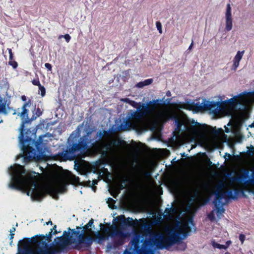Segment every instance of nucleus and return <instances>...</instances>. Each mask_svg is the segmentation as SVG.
<instances>
[{
    "label": "nucleus",
    "mask_w": 254,
    "mask_h": 254,
    "mask_svg": "<svg viewBox=\"0 0 254 254\" xmlns=\"http://www.w3.org/2000/svg\"><path fill=\"white\" fill-rule=\"evenodd\" d=\"M245 51H238L237 54L235 56L233 59V64L232 65V69L234 71L236 70L237 67L239 65V63L243 58Z\"/></svg>",
    "instance_id": "5701e85b"
},
{
    "label": "nucleus",
    "mask_w": 254,
    "mask_h": 254,
    "mask_svg": "<svg viewBox=\"0 0 254 254\" xmlns=\"http://www.w3.org/2000/svg\"><path fill=\"white\" fill-rule=\"evenodd\" d=\"M207 202L209 201L210 199V195H209V189H210V181H209V173L208 170V166H210L211 162L210 160L208 159L207 157Z\"/></svg>",
    "instance_id": "bb28decb"
},
{
    "label": "nucleus",
    "mask_w": 254,
    "mask_h": 254,
    "mask_svg": "<svg viewBox=\"0 0 254 254\" xmlns=\"http://www.w3.org/2000/svg\"><path fill=\"white\" fill-rule=\"evenodd\" d=\"M198 194V191L196 190L195 193L194 194H192L190 196L189 199V201L190 202V204H191L193 202H194L196 199Z\"/></svg>",
    "instance_id": "2f4dec72"
},
{
    "label": "nucleus",
    "mask_w": 254,
    "mask_h": 254,
    "mask_svg": "<svg viewBox=\"0 0 254 254\" xmlns=\"http://www.w3.org/2000/svg\"><path fill=\"white\" fill-rule=\"evenodd\" d=\"M166 95L168 96H171V92L170 91H168L167 93H166Z\"/></svg>",
    "instance_id": "69168bd1"
},
{
    "label": "nucleus",
    "mask_w": 254,
    "mask_h": 254,
    "mask_svg": "<svg viewBox=\"0 0 254 254\" xmlns=\"http://www.w3.org/2000/svg\"><path fill=\"white\" fill-rule=\"evenodd\" d=\"M185 128L188 131L195 135L202 133L203 146L206 149V124H204L202 127L201 124L192 120L189 125H185Z\"/></svg>",
    "instance_id": "f8f14e48"
},
{
    "label": "nucleus",
    "mask_w": 254,
    "mask_h": 254,
    "mask_svg": "<svg viewBox=\"0 0 254 254\" xmlns=\"http://www.w3.org/2000/svg\"><path fill=\"white\" fill-rule=\"evenodd\" d=\"M231 157V155L228 153H225V155L224 156V157L225 158V160H227L229 158H230Z\"/></svg>",
    "instance_id": "603ef678"
},
{
    "label": "nucleus",
    "mask_w": 254,
    "mask_h": 254,
    "mask_svg": "<svg viewBox=\"0 0 254 254\" xmlns=\"http://www.w3.org/2000/svg\"><path fill=\"white\" fill-rule=\"evenodd\" d=\"M162 116L167 120L170 119L174 120L176 126V129L178 131L181 130V127L184 125V123L179 119L176 115L174 114L164 113L162 114Z\"/></svg>",
    "instance_id": "a211bd4d"
},
{
    "label": "nucleus",
    "mask_w": 254,
    "mask_h": 254,
    "mask_svg": "<svg viewBox=\"0 0 254 254\" xmlns=\"http://www.w3.org/2000/svg\"><path fill=\"white\" fill-rule=\"evenodd\" d=\"M153 81L152 78L145 79L143 81L137 83L136 86L138 88H142L145 86L151 84L153 82Z\"/></svg>",
    "instance_id": "c85d7f7f"
},
{
    "label": "nucleus",
    "mask_w": 254,
    "mask_h": 254,
    "mask_svg": "<svg viewBox=\"0 0 254 254\" xmlns=\"http://www.w3.org/2000/svg\"><path fill=\"white\" fill-rule=\"evenodd\" d=\"M171 99L167 98V99H165L164 98V100H163L162 105L163 106L170 105L171 104Z\"/></svg>",
    "instance_id": "58836bf2"
},
{
    "label": "nucleus",
    "mask_w": 254,
    "mask_h": 254,
    "mask_svg": "<svg viewBox=\"0 0 254 254\" xmlns=\"http://www.w3.org/2000/svg\"><path fill=\"white\" fill-rule=\"evenodd\" d=\"M203 181L202 184L203 191V204H206V160L203 161Z\"/></svg>",
    "instance_id": "412c9836"
},
{
    "label": "nucleus",
    "mask_w": 254,
    "mask_h": 254,
    "mask_svg": "<svg viewBox=\"0 0 254 254\" xmlns=\"http://www.w3.org/2000/svg\"><path fill=\"white\" fill-rule=\"evenodd\" d=\"M115 202V201L111 197H109L108 199L107 203L108 204V206L111 208H113V206L112 204H113Z\"/></svg>",
    "instance_id": "f704fd0d"
},
{
    "label": "nucleus",
    "mask_w": 254,
    "mask_h": 254,
    "mask_svg": "<svg viewBox=\"0 0 254 254\" xmlns=\"http://www.w3.org/2000/svg\"><path fill=\"white\" fill-rule=\"evenodd\" d=\"M167 210L171 211V214L172 215L176 212V208L174 207L167 208Z\"/></svg>",
    "instance_id": "de8ad7c7"
},
{
    "label": "nucleus",
    "mask_w": 254,
    "mask_h": 254,
    "mask_svg": "<svg viewBox=\"0 0 254 254\" xmlns=\"http://www.w3.org/2000/svg\"><path fill=\"white\" fill-rule=\"evenodd\" d=\"M156 28L157 30L159 31V33L162 34V24L159 21H157L156 23Z\"/></svg>",
    "instance_id": "4c0bfd02"
},
{
    "label": "nucleus",
    "mask_w": 254,
    "mask_h": 254,
    "mask_svg": "<svg viewBox=\"0 0 254 254\" xmlns=\"http://www.w3.org/2000/svg\"><path fill=\"white\" fill-rule=\"evenodd\" d=\"M207 151H209V150L210 148V145H209V142L210 141V137L209 136V135L211 134L214 136H217L219 133V131L216 129V128L213 127H212L207 125Z\"/></svg>",
    "instance_id": "4be33fe9"
},
{
    "label": "nucleus",
    "mask_w": 254,
    "mask_h": 254,
    "mask_svg": "<svg viewBox=\"0 0 254 254\" xmlns=\"http://www.w3.org/2000/svg\"><path fill=\"white\" fill-rule=\"evenodd\" d=\"M125 143V141L122 140L121 138L118 137L117 139H113L111 140L109 144L110 145V148L112 146H119L122 145V144Z\"/></svg>",
    "instance_id": "cd10ccee"
},
{
    "label": "nucleus",
    "mask_w": 254,
    "mask_h": 254,
    "mask_svg": "<svg viewBox=\"0 0 254 254\" xmlns=\"http://www.w3.org/2000/svg\"><path fill=\"white\" fill-rule=\"evenodd\" d=\"M125 101L128 103L133 107L136 108L137 110L134 112H130L127 114V120L125 123V124H121L120 129L121 130H127L129 128L131 125L130 121L132 120H140L145 117L147 116V114L143 113V104L137 103L133 100H130L128 98H126Z\"/></svg>",
    "instance_id": "9d476101"
},
{
    "label": "nucleus",
    "mask_w": 254,
    "mask_h": 254,
    "mask_svg": "<svg viewBox=\"0 0 254 254\" xmlns=\"http://www.w3.org/2000/svg\"><path fill=\"white\" fill-rule=\"evenodd\" d=\"M133 247V250L137 254H153V251L151 247L156 248L155 234L151 235L149 239H144L139 234H135L129 243Z\"/></svg>",
    "instance_id": "0eeeda50"
},
{
    "label": "nucleus",
    "mask_w": 254,
    "mask_h": 254,
    "mask_svg": "<svg viewBox=\"0 0 254 254\" xmlns=\"http://www.w3.org/2000/svg\"><path fill=\"white\" fill-rule=\"evenodd\" d=\"M59 233V232H58L57 230H56V228L55 229H54L53 230V235H56L57 234H58Z\"/></svg>",
    "instance_id": "4d7b16f0"
},
{
    "label": "nucleus",
    "mask_w": 254,
    "mask_h": 254,
    "mask_svg": "<svg viewBox=\"0 0 254 254\" xmlns=\"http://www.w3.org/2000/svg\"><path fill=\"white\" fill-rule=\"evenodd\" d=\"M11 110H13V109L9 106V104L7 105V107H6V103H2V101L0 100V113L7 115Z\"/></svg>",
    "instance_id": "393cba45"
},
{
    "label": "nucleus",
    "mask_w": 254,
    "mask_h": 254,
    "mask_svg": "<svg viewBox=\"0 0 254 254\" xmlns=\"http://www.w3.org/2000/svg\"><path fill=\"white\" fill-rule=\"evenodd\" d=\"M240 95L234 96L228 100H223L225 96H219L218 101H207V111L213 118H219L225 116H232Z\"/></svg>",
    "instance_id": "39448f33"
},
{
    "label": "nucleus",
    "mask_w": 254,
    "mask_h": 254,
    "mask_svg": "<svg viewBox=\"0 0 254 254\" xmlns=\"http://www.w3.org/2000/svg\"><path fill=\"white\" fill-rule=\"evenodd\" d=\"M101 230L112 238L118 237V239L114 241L113 244L115 247H118L124 244L125 239L127 235L116 226L112 225L109 226V227H103L101 228Z\"/></svg>",
    "instance_id": "9b49d317"
},
{
    "label": "nucleus",
    "mask_w": 254,
    "mask_h": 254,
    "mask_svg": "<svg viewBox=\"0 0 254 254\" xmlns=\"http://www.w3.org/2000/svg\"><path fill=\"white\" fill-rule=\"evenodd\" d=\"M219 202L216 203V200H214L213 203L216 209H214L210 214L207 215L208 218L211 221H218L221 219L223 214L225 212L223 206L228 202V200H219Z\"/></svg>",
    "instance_id": "ddd939ff"
},
{
    "label": "nucleus",
    "mask_w": 254,
    "mask_h": 254,
    "mask_svg": "<svg viewBox=\"0 0 254 254\" xmlns=\"http://www.w3.org/2000/svg\"><path fill=\"white\" fill-rule=\"evenodd\" d=\"M39 90L41 91V95L42 97H44L46 94V89L45 88L42 86L41 84L38 86Z\"/></svg>",
    "instance_id": "72a5a7b5"
},
{
    "label": "nucleus",
    "mask_w": 254,
    "mask_h": 254,
    "mask_svg": "<svg viewBox=\"0 0 254 254\" xmlns=\"http://www.w3.org/2000/svg\"><path fill=\"white\" fill-rule=\"evenodd\" d=\"M189 222L190 223L191 225H194L193 220L192 218L189 219Z\"/></svg>",
    "instance_id": "5fc2aeb1"
},
{
    "label": "nucleus",
    "mask_w": 254,
    "mask_h": 254,
    "mask_svg": "<svg viewBox=\"0 0 254 254\" xmlns=\"http://www.w3.org/2000/svg\"><path fill=\"white\" fill-rule=\"evenodd\" d=\"M191 230V228L188 223H184L182 225L175 226L168 233L167 236H165L161 233L155 234L156 248L158 250H168L172 246L186 238Z\"/></svg>",
    "instance_id": "20e7f679"
},
{
    "label": "nucleus",
    "mask_w": 254,
    "mask_h": 254,
    "mask_svg": "<svg viewBox=\"0 0 254 254\" xmlns=\"http://www.w3.org/2000/svg\"><path fill=\"white\" fill-rule=\"evenodd\" d=\"M250 183L251 185H254V171L253 172L252 174V178L246 181V183Z\"/></svg>",
    "instance_id": "a19ab883"
},
{
    "label": "nucleus",
    "mask_w": 254,
    "mask_h": 254,
    "mask_svg": "<svg viewBox=\"0 0 254 254\" xmlns=\"http://www.w3.org/2000/svg\"><path fill=\"white\" fill-rule=\"evenodd\" d=\"M216 203L219 202V200H228L229 199H237L239 194L238 190H229L226 182L220 180L214 187ZM218 203H217L218 204Z\"/></svg>",
    "instance_id": "1a4fd4ad"
},
{
    "label": "nucleus",
    "mask_w": 254,
    "mask_h": 254,
    "mask_svg": "<svg viewBox=\"0 0 254 254\" xmlns=\"http://www.w3.org/2000/svg\"><path fill=\"white\" fill-rule=\"evenodd\" d=\"M29 241L27 238L20 240L18 244L19 254H58L61 251L54 247L43 248L39 247L34 250L29 247Z\"/></svg>",
    "instance_id": "6e6552de"
},
{
    "label": "nucleus",
    "mask_w": 254,
    "mask_h": 254,
    "mask_svg": "<svg viewBox=\"0 0 254 254\" xmlns=\"http://www.w3.org/2000/svg\"><path fill=\"white\" fill-rule=\"evenodd\" d=\"M7 50H8V53L9 54V61L13 60L14 56H13V54L12 53V50L10 48H8Z\"/></svg>",
    "instance_id": "c03bdc74"
},
{
    "label": "nucleus",
    "mask_w": 254,
    "mask_h": 254,
    "mask_svg": "<svg viewBox=\"0 0 254 254\" xmlns=\"http://www.w3.org/2000/svg\"><path fill=\"white\" fill-rule=\"evenodd\" d=\"M21 98L23 101H26L27 100L26 97L25 95H22Z\"/></svg>",
    "instance_id": "6e6d98bb"
},
{
    "label": "nucleus",
    "mask_w": 254,
    "mask_h": 254,
    "mask_svg": "<svg viewBox=\"0 0 254 254\" xmlns=\"http://www.w3.org/2000/svg\"><path fill=\"white\" fill-rule=\"evenodd\" d=\"M45 235H35L31 238H28V240L30 241V244H40L45 239Z\"/></svg>",
    "instance_id": "b1692460"
},
{
    "label": "nucleus",
    "mask_w": 254,
    "mask_h": 254,
    "mask_svg": "<svg viewBox=\"0 0 254 254\" xmlns=\"http://www.w3.org/2000/svg\"><path fill=\"white\" fill-rule=\"evenodd\" d=\"M46 224L47 225L50 224V225H53V223H52V222L51 220H50L48 222H46Z\"/></svg>",
    "instance_id": "e2e57ef3"
},
{
    "label": "nucleus",
    "mask_w": 254,
    "mask_h": 254,
    "mask_svg": "<svg viewBox=\"0 0 254 254\" xmlns=\"http://www.w3.org/2000/svg\"><path fill=\"white\" fill-rule=\"evenodd\" d=\"M96 238L98 239V243H99L100 241H103L105 239V236L100 234H98Z\"/></svg>",
    "instance_id": "79ce46f5"
},
{
    "label": "nucleus",
    "mask_w": 254,
    "mask_h": 254,
    "mask_svg": "<svg viewBox=\"0 0 254 254\" xmlns=\"http://www.w3.org/2000/svg\"><path fill=\"white\" fill-rule=\"evenodd\" d=\"M130 182V180L126 176L123 177L122 180V183L126 185V184Z\"/></svg>",
    "instance_id": "37998d69"
},
{
    "label": "nucleus",
    "mask_w": 254,
    "mask_h": 254,
    "mask_svg": "<svg viewBox=\"0 0 254 254\" xmlns=\"http://www.w3.org/2000/svg\"><path fill=\"white\" fill-rule=\"evenodd\" d=\"M249 127L251 128L254 127V122L252 124L249 125Z\"/></svg>",
    "instance_id": "0e129e2a"
},
{
    "label": "nucleus",
    "mask_w": 254,
    "mask_h": 254,
    "mask_svg": "<svg viewBox=\"0 0 254 254\" xmlns=\"http://www.w3.org/2000/svg\"><path fill=\"white\" fill-rule=\"evenodd\" d=\"M117 219L122 222L125 225L128 227H135L138 225L139 221L135 219L134 221L132 218L128 217L126 218L125 216L122 215L117 217Z\"/></svg>",
    "instance_id": "aec40b11"
},
{
    "label": "nucleus",
    "mask_w": 254,
    "mask_h": 254,
    "mask_svg": "<svg viewBox=\"0 0 254 254\" xmlns=\"http://www.w3.org/2000/svg\"><path fill=\"white\" fill-rule=\"evenodd\" d=\"M181 155L182 157H185L186 156L185 153H183L181 154Z\"/></svg>",
    "instance_id": "774afa93"
},
{
    "label": "nucleus",
    "mask_w": 254,
    "mask_h": 254,
    "mask_svg": "<svg viewBox=\"0 0 254 254\" xmlns=\"http://www.w3.org/2000/svg\"><path fill=\"white\" fill-rule=\"evenodd\" d=\"M93 223L94 220L91 218L86 225L82 227L83 229L81 232L80 231H75V229L68 228V231L72 232V235L77 238V239H70V243L74 244L75 249L80 251L91 248L93 243L96 240L92 236L86 235V231L89 234L93 232L92 229L90 227H94Z\"/></svg>",
    "instance_id": "423d86ee"
},
{
    "label": "nucleus",
    "mask_w": 254,
    "mask_h": 254,
    "mask_svg": "<svg viewBox=\"0 0 254 254\" xmlns=\"http://www.w3.org/2000/svg\"><path fill=\"white\" fill-rule=\"evenodd\" d=\"M164 97L162 99L152 100L148 102L146 104H143V113L147 114L148 116L155 112L159 106H163L162 103Z\"/></svg>",
    "instance_id": "2eb2a0df"
},
{
    "label": "nucleus",
    "mask_w": 254,
    "mask_h": 254,
    "mask_svg": "<svg viewBox=\"0 0 254 254\" xmlns=\"http://www.w3.org/2000/svg\"><path fill=\"white\" fill-rule=\"evenodd\" d=\"M75 180V182L76 183H78L79 182V179L78 177H76Z\"/></svg>",
    "instance_id": "338daca9"
},
{
    "label": "nucleus",
    "mask_w": 254,
    "mask_h": 254,
    "mask_svg": "<svg viewBox=\"0 0 254 254\" xmlns=\"http://www.w3.org/2000/svg\"><path fill=\"white\" fill-rule=\"evenodd\" d=\"M81 228H82L80 226H76L75 231H79Z\"/></svg>",
    "instance_id": "680f3d73"
},
{
    "label": "nucleus",
    "mask_w": 254,
    "mask_h": 254,
    "mask_svg": "<svg viewBox=\"0 0 254 254\" xmlns=\"http://www.w3.org/2000/svg\"><path fill=\"white\" fill-rule=\"evenodd\" d=\"M180 109H186L198 112L201 111H206V100H203V104L201 105L199 102L195 103L194 101H188L185 103H180L179 105Z\"/></svg>",
    "instance_id": "4468645a"
},
{
    "label": "nucleus",
    "mask_w": 254,
    "mask_h": 254,
    "mask_svg": "<svg viewBox=\"0 0 254 254\" xmlns=\"http://www.w3.org/2000/svg\"><path fill=\"white\" fill-rule=\"evenodd\" d=\"M245 238H246L245 235L244 234H240L239 235V240L241 242L242 244L244 243V242L245 240Z\"/></svg>",
    "instance_id": "49530a36"
},
{
    "label": "nucleus",
    "mask_w": 254,
    "mask_h": 254,
    "mask_svg": "<svg viewBox=\"0 0 254 254\" xmlns=\"http://www.w3.org/2000/svg\"><path fill=\"white\" fill-rule=\"evenodd\" d=\"M57 228V226L55 225L54 226L53 228L51 229V231L49 233L48 235H46L45 236V241H43L42 244L43 245L45 246V248H50V247H48V244L46 241L48 242H50L52 240V235H53V231L54 229H55Z\"/></svg>",
    "instance_id": "a878e982"
},
{
    "label": "nucleus",
    "mask_w": 254,
    "mask_h": 254,
    "mask_svg": "<svg viewBox=\"0 0 254 254\" xmlns=\"http://www.w3.org/2000/svg\"><path fill=\"white\" fill-rule=\"evenodd\" d=\"M9 170L11 176L9 187L26 192L34 200H41L45 197L46 193L52 195L53 198L57 199L59 193H63L67 191L66 185L61 183L56 186L48 187L45 192L35 181V175L26 174L24 166L19 164H15L11 166Z\"/></svg>",
    "instance_id": "f257e3e1"
},
{
    "label": "nucleus",
    "mask_w": 254,
    "mask_h": 254,
    "mask_svg": "<svg viewBox=\"0 0 254 254\" xmlns=\"http://www.w3.org/2000/svg\"><path fill=\"white\" fill-rule=\"evenodd\" d=\"M31 104V101L30 99L27 102H25L22 107V111L18 114L23 120L20 128V141L22 144L23 153L17 156V159L23 158L24 164L28 163L34 159H38L39 156L37 154V150L40 151L42 149L40 146L42 143L41 139L37 141L33 139L29 136V134L31 133L30 129H27L25 132V138H24V124L28 123L31 121V119L28 118V110L26 109V107L30 106Z\"/></svg>",
    "instance_id": "7ed1b4c3"
},
{
    "label": "nucleus",
    "mask_w": 254,
    "mask_h": 254,
    "mask_svg": "<svg viewBox=\"0 0 254 254\" xmlns=\"http://www.w3.org/2000/svg\"><path fill=\"white\" fill-rule=\"evenodd\" d=\"M226 18V27L227 31H230L232 29V18L231 14V7L229 3L227 4L226 10L225 13Z\"/></svg>",
    "instance_id": "6ab92c4d"
},
{
    "label": "nucleus",
    "mask_w": 254,
    "mask_h": 254,
    "mask_svg": "<svg viewBox=\"0 0 254 254\" xmlns=\"http://www.w3.org/2000/svg\"><path fill=\"white\" fill-rule=\"evenodd\" d=\"M45 67L50 71H51L52 70V66L49 63H46L45 64Z\"/></svg>",
    "instance_id": "a18cd8bd"
},
{
    "label": "nucleus",
    "mask_w": 254,
    "mask_h": 254,
    "mask_svg": "<svg viewBox=\"0 0 254 254\" xmlns=\"http://www.w3.org/2000/svg\"><path fill=\"white\" fill-rule=\"evenodd\" d=\"M251 147L252 148V150L250 152V154H254V147L253 146L251 145Z\"/></svg>",
    "instance_id": "bf43d9fd"
},
{
    "label": "nucleus",
    "mask_w": 254,
    "mask_h": 254,
    "mask_svg": "<svg viewBox=\"0 0 254 254\" xmlns=\"http://www.w3.org/2000/svg\"><path fill=\"white\" fill-rule=\"evenodd\" d=\"M15 231V228L14 227H12L10 230V233H14Z\"/></svg>",
    "instance_id": "13d9d810"
},
{
    "label": "nucleus",
    "mask_w": 254,
    "mask_h": 254,
    "mask_svg": "<svg viewBox=\"0 0 254 254\" xmlns=\"http://www.w3.org/2000/svg\"><path fill=\"white\" fill-rule=\"evenodd\" d=\"M64 38L66 42L67 43H68L71 39V37L69 34H65L64 36Z\"/></svg>",
    "instance_id": "09e8293b"
},
{
    "label": "nucleus",
    "mask_w": 254,
    "mask_h": 254,
    "mask_svg": "<svg viewBox=\"0 0 254 254\" xmlns=\"http://www.w3.org/2000/svg\"><path fill=\"white\" fill-rule=\"evenodd\" d=\"M211 244L214 249H218L220 250L224 249L225 248L224 245H221L216 243L215 241H211Z\"/></svg>",
    "instance_id": "7c9ffc66"
},
{
    "label": "nucleus",
    "mask_w": 254,
    "mask_h": 254,
    "mask_svg": "<svg viewBox=\"0 0 254 254\" xmlns=\"http://www.w3.org/2000/svg\"><path fill=\"white\" fill-rule=\"evenodd\" d=\"M246 178V176L245 175H243L239 177L233 176L231 177L229 181L227 183H226L228 185V188L229 189V190H238L237 189V186L235 184L236 182H239L240 183L244 182L245 184H250L249 183H246V181H244V179Z\"/></svg>",
    "instance_id": "f3484780"
},
{
    "label": "nucleus",
    "mask_w": 254,
    "mask_h": 254,
    "mask_svg": "<svg viewBox=\"0 0 254 254\" xmlns=\"http://www.w3.org/2000/svg\"><path fill=\"white\" fill-rule=\"evenodd\" d=\"M164 212L166 213V214L164 215V217L168 219H171L172 215L171 214V211L167 210V208H166Z\"/></svg>",
    "instance_id": "473e14b6"
},
{
    "label": "nucleus",
    "mask_w": 254,
    "mask_h": 254,
    "mask_svg": "<svg viewBox=\"0 0 254 254\" xmlns=\"http://www.w3.org/2000/svg\"><path fill=\"white\" fill-rule=\"evenodd\" d=\"M95 130L90 129L86 134L79 139L76 134L71 133L67 142V147L57 155L58 159L61 161L73 160L80 153L90 148H93L99 151L103 156H106L108 151L110 149V145L105 143L103 140L104 137L109 135L110 131L99 130L92 136V133Z\"/></svg>",
    "instance_id": "f03ea898"
},
{
    "label": "nucleus",
    "mask_w": 254,
    "mask_h": 254,
    "mask_svg": "<svg viewBox=\"0 0 254 254\" xmlns=\"http://www.w3.org/2000/svg\"><path fill=\"white\" fill-rule=\"evenodd\" d=\"M35 112L34 113V114L36 115L35 118L40 117L42 114V112L39 108H35Z\"/></svg>",
    "instance_id": "ea45409f"
},
{
    "label": "nucleus",
    "mask_w": 254,
    "mask_h": 254,
    "mask_svg": "<svg viewBox=\"0 0 254 254\" xmlns=\"http://www.w3.org/2000/svg\"><path fill=\"white\" fill-rule=\"evenodd\" d=\"M32 83L35 86H40L41 85V83L39 81V79L38 77L37 76L36 78H35L33 79L31 81Z\"/></svg>",
    "instance_id": "e433bc0d"
},
{
    "label": "nucleus",
    "mask_w": 254,
    "mask_h": 254,
    "mask_svg": "<svg viewBox=\"0 0 254 254\" xmlns=\"http://www.w3.org/2000/svg\"><path fill=\"white\" fill-rule=\"evenodd\" d=\"M8 64L12 66L13 68H16L18 66L17 63L14 60L9 61Z\"/></svg>",
    "instance_id": "c9c22d12"
},
{
    "label": "nucleus",
    "mask_w": 254,
    "mask_h": 254,
    "mask_svg": "<svg viewBox=\"0 0 254 254\" xmlns=\"http://www.w3.org/2000/svg\"><path fill=\"white\" fill-rule=\"evenodd\" d=\"M72 236H73V235L71 234V236H70L69 233L64 231L63 233V236L60 237H57L55 239V240L56 239L58 240V241L56 242V244L62 248H64L68 243L71 244L70 243V239H73L72 238ZM74 236H75L74 235ZM74 239H77V238L75 237Z\"/></svg>",
    "instance_id": "dca6fc26"
},
{
    "label": "nucleus",
    "mask_w": 254,
    "mask_h": 254,
    "mask_svg": "<svg viewBox=\"0 0 254 254\" xmlns=\"http://www.w3.org/2000/svg\"><path fill=\"white\" fill-rule=\"evenodd\" d=\"M232 244V242L230 240L227 241L226 242V245H224V247L225 248H224V250H226L228 249V248L229 247V246Z\"/></svg>",
    "instance_id": "8fccbe9b"
},
{
    "label": "nucleus",
    "mask_w": 254,
    "mask_h": 254,
    "mask_svg": "<svg viewBox=\"0 0 254 254\" xmlns=\"http://www.w3.org/2000/svg\"><path fill=\"white\" fill-rule=\"evenodd\" d=\"M193 41H192V42L190 44V46H189V50H190L193 46Z\"/></svg>",
    "instance_id": "052dcab7"
},
{
    "label": "nucleus",
    "mask_w": 254,
    "mask_h": 254,
    "mask_svg": "<svg viewBox=\"0 0 254 254\" xmlns=\"http://www.w3.org/2000/svg\"><path fill=\"white\" fill-rule=\"evenodd\" d=\"M9 235H10V238H9V239H10V243H9V244H10V246H12V242H13V241H12V239H13V237H14V233H10V234H9Z\"/></svg>",
    "instance_id": "3c124183"
},
{
    "label": "nucleus",
    "mask_w": 254,
    "mask_h": 254,
    "mask_svg": "<svg viewBox=\"0 0 254 254\" xmlns=\"http://www.w3.org/2000/svg\"><path fill=\"white\" fill-rule=\"evenodd\" d=\"M98 183V181L97 180H93L92 182V184L91 183V181H88L87 182V185L89 186V187H90L92 188V190H94V191H95L96 190V187H95V186L96 185H97Z\"/></svg>",
    "instance_id": "c756f323"
},
{
    "label": "nucleus",
    "mask_w": 254,
    "mask_h": 254,
    "mask_svg": "<svg viewBox=\"0 0 254 254\" xmlns=\"http://www.w3.org/2000/svg\"><path fill=\"white\" fill-rule=\"evenodd\" d=\"M126 185L121 183L119 185V188L120 190H123L125 188Z\"/></svg>",
    "instance_id": "864d4df0"
}]
</instances>
